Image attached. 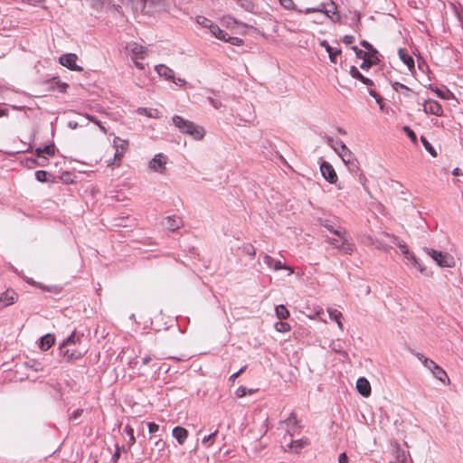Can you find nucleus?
<instances>
[{"instance_id":"1","label":"nucleus","mask_w":463,"mask_h":463,"mask_svg":"<svg viewBox=\"0 0 463 463\" xmlns=\"http://www.w3.org/2000/svg\"><path fill=\"white\" fill-rule=\"evenodd\" d=\"M115 9L128 18L131 14L138 21L141 15H154L162 7L161 0H121V5H114Z\"/></svg>"},{"instance_id":"2","label":"nucleus","mask_w":463,"mask_h":463,"mask_svg":"<svg viewBox=\"0 0 463 463\" xmlns=\"http://www.w3.org/2000/svg\"><path fill=\"white\" fill-rule=\"evenodd\" d=\"M196 23L203 28H208L212 35L219 40L237 46L241 45L242 43L241 38L228 36L227 33H225L217 24H213L211 20L204 16H197Z\"/></svg>"},{"instance_id":"3","label":"nucleus","mask_w":463,"mask_h":463,"mask_svg":"<svg viewBox=\"0 0 463 463\" xmlns=\"http://www.w3.org/2000/svg\"><path fill=\"white\" fill-rule=\"evenodd\" d=\"M172 121L181 133L191 136L195 140H202L205 136V130L203 127L195 125L180 116H174Z\"/></svg>"},{"instance_id":"4","label":"nucleus","mask_w":463,"mask_h":463,"mask_svg":"<svg viewBox=\"0 0 463 463\" xmlns=\"http://www.w3.org/2000/svg\"><path fill=\"white\" fill-rule=\"evenodd\" d=\"M333 237H327V242L335 249L339 250L344 254H352L354 250V245L351 239L346 235V231L344 228L333 231Z\"/></svg>"},{"instance_id":"5","label":"nucleus","mask_w":463,"mask_h":463,"mask_svg":"<svg viewBox=\"0 0 463 463\" xmlns=\"http://www.w3.org/2000/svg\"><path fill=\"white\" fill-rule=\"evenodd\" d=\"M424 252L441 268H453L456 264L454 257L448 252L429 248H425Z\"/></svg>"},{"instance_id":"6","label":"nucleus","mask_w":463,"mask_h":463,"mask_svg":"<svg viewBox=\"0 0 463 463\" xmlns=\"http://www.w3.org/2000/svg\"><path fill=\"white\" fill-rule=\"evenodd\" d=\"M327 144L339 155L345 165L352 162L353 154L341 140H334L332 137H327Z\"/></svg>"},{"instance_id":"7","label":"nucleus","mask_w":463,"mask_h":463,"mask_svg":"<svg viewBox=\"0 0 463 463\" xmlns=\"http://www.w3.org/2000/svg\"><path fill=\"white\" fill-rule=\"evenodd\" d=\"M168 156L163 153H158L148 162V168L155 173L165 174L166 165L168 164Z\"/></svg>"},{"instance_id":"8","label":"nucleus","mask_w":463,"mask_h":463,"mask_svg":"<svg viewBox=\"0 0 463 463\" xmlns=\"http://www.w3.org/2000/svg\"><path fill=\"white\" fill-rule=\"evenodd\" d=\"M59 349L60 354L67 361L78 360L86 353V349L84 347L79 348L68 345H60Z\"/></svg>"},{"instance_id":"9","label":"nucleus","mask_w":463,"mask_h":463,"mask_svg":"<svg viewBox=\"0 0 463 463\" xmlns=\"http://www.w3.org/2000/svg\"><path fill=\"white\" fill-rule=\"evenodd\" d=\"M126 52L132 61L144 60L147 54L146 49L135 42L127 44Z\"/></svg>"},{"instance_id":"10","label":"nucleus","mask_w":463,"mask_h":463,"mask_svg":"<svg viewBox=\"0 0 463 463\" xmlns=\"http://www.w3.org/2000/svg\"><path fill=\"white\" fill-rule=\"evenodd\" d=\"M78 57L74 53H66L60 57V63L68 69L75 71H82V67L77 64Z\"/></svg>"},{"instance_id":"11","label":"nucleus","mask_w":463,"mask_h":463,"mask_svg":"<svg viewBox=\"0 0 463 463\" xmlns=\"http://www.w3.org/2000/svg\"><path fill=\"white\" fill-rule=\"evenodd\" d=\"M113 146L115 148L114 160L118 161L117 165H118L125 152L128 149V143L127 140L121 139L118 137H115L113 140Z\"/></svg>"},{"instance_id":"12","label":"nucleus","mask_w":463,"mask_h":463,"mask_svg":"<svg viewBox=\"0 0 463 463\" xmlns=\"http://www.w3.org/2000/svg\"><path fill=\"white\" fill-rule=\"evenodd\" d=\"M262 259H263L264 263L269 269H272L276 271L279 270V269H286L288 271V275H291L294 273V269L291 267L283 264L280 260H274L271 256H269L268 254H263Z\"/></svg>"},{"instance_id":"13","label":"nucleus","mask_w":463,"mask_h":463,"mask_svg":"<svg viewBox=\"0 0 463 463\" xmlns=\"http://www.w3.org/2000/svg\"><path fill=\"white\" fill-rule=\"evenodd\" d=\"M320 171L324 178L330 184H335L337 181V175L334 167L328 162H322L320 165Z\"/></svg>"},{"instance_id":"14","label":"nucleus","mask_w":463,"mask_h":463,"mask_svg":"<svg viewBox=\"0 0 463 463\" xmlns=\"http://www.w3.org/2000/svg\"><path fill=\"white\" fill-rule=\"evenodd\" d=\"M423 110L427 114L435 116H441L443 114V109L441 105L438 101L432 99L425 100L423 103Z\"/></svg>"},{"instance_id":"15","label":"nucleus","mask_w":463,"mask_h":463,"mask_svg":"<svg viewBox=\"0 0 463 463\" xmlns=\"http://www.w3.org/2000/svg\"><path fill=\"white\" fill-rule=\"evenodd\" d=\"M398 55L400 60L407 66L408 70L413 73L414 71V60L413 58L409 54L408 51L406 49L400 48L398 50Z\"/></svg>"},{"instance_id":"16","label":"nucleus","mask_w":463,"mask_h":463,"mask_svg":"<svg viewBox=\"0 0 463 463\" xmlns=\"http://www.w3.org/2000/svg\"><path fill=\"white\" fill-rule=\"evenodd\" d=\"M356 389L358 392L364 397H368L371 394V384L364 377H360L356 381Z\"/></svg>"},{"instance_id":"17","label":"nucleus","mask_w":463,"mask_h":463,"mask_svg":"<svg viewBox=\"0 0 463 463\" xmlns=\"http://www.w3.org/2000/svg\"><path fill=\"white\" fill-rule=\"evenodd\" d=\"M327 313L330 319L336 323L338 329L340 331H344V325L342 323L343 314L339 310L333 307H328Z\"/></svg>"},{"instance_id":"18","label":"nucleus","mask_w":463,"mask_h":463,"mask_svg":"<svg viewBox=\"0 0 463 463\" xmlns=\"http://www.w3.org/2000/svg\"><path fill=\"white\" fill-rule=\"evenodd\" d=\"M155 71L161 77H164L165 80H172L175 78V72L172 69L164 64H159L155 67Z\"/></svg>"},{"instance_id":"19","label":"nucleus","mask_w":463,"mask_h":463,"mask_svg":"<svg viewBox=\"0 0 463 463\" xmlns=\"http://www.w3.org/2000/svg\"><path fill=\"white\" fill-rule=\"evenodd\" d=\"M172 434L180 445H183L188 437L187 430L180 426L175 427Z\"/></svg>"},{"instance_id":"20","label":"nucleus","mask_w":463,"mask_h":463,"mask_svg":"<svg viewBox=\"0 0 463 463\" xmlns=\"http://www.w3.org/2000/svg\"><path fill=\"white\" fill-rule=\"evenodd\" d=\"M56 146L54 144H49L44 146L43 147H37L35 149V155L37 157H42V155L52 156L55 155Z\"/></svg>"},{"instance_id":"21","label":"nucleus","mask_w":463,"mask_h":463,"mask_svg":"<svg viewBox=\"0 0 463 463\" xmlns=\"http://www.w3.org/2000/svg\"><path fill=\"white\" fill-rule=\"evenodd\" d=\"M431 373L433 377L440 381L444 385L449 383V378L447 373L439 365H437L436 369H434Z\"/></svg>"},{"instance_id":"22","label":"nucleus","mask_w":463,"mask_h":463,"mask_svg":"<svg viewBox=\"0 0 463 463\" xmlns=\"http://www.w3.org/2000/svg\"><path fill=\"white\" fill-rule=\"evenodd\" d=\"M82 340V336L76 334L75 331H73L71 335H69L66 339L63 340V342L61 344V345H68V346H76L80 345Z\"/></svg>"},{"instance_id":"23","label":"nucleus","mask_w":463,"mask_h":463,"mask_svg":"<svg viewBox=\"0 0 463 463\" xmlns=\"http://www.w3.org/2000/svg\"><path fill=\"white\" fill-rule=\"evenodd\" d=\"M320 45L325 48L332 62H336V57L341 53L340 50L333 49L326 41H322Z\"/></svg>"},{"instance_id":"24","label":"nucleus","mask_w":463,"mask_h":463,"mask_svg":"<svg viewBox=\"0 0 463 463\" xmlns=\"http://www.w3.org/2000/svg\"><path fill=\"white\" fill-rule=\"evenodd\" d=\"M16 294L13 290H6L0 296V303L3 307L12 305L14 302Z\"/></svg>"},{"instance_id":"25","label":"nucleus","mask_w":463,"mask_h":463,"mask_svg":"<svg viewBox=\"0 0 463 463\" xmlns=\"http://www.w3.org/2000/svg\"><path fill=\"white\" fill-rule=\"evenodd\" d=\"M416 357H417V358H418V360L422 364V365H423L426 369H428L430 373H431L434 369H436V367H437V365H438V364H437L433 360H431V359H430V358L426 357L425 355H423V354H419V353H418V354H416Z\"/></svg>"},{"instance_id":"26","label":"nucleus","mask_w":463,"mask_h":463,"mask_svg":"<svg viewBox=\"0 0 463 463\" xmlns=\"http://www.w3.org/2000/svg\"><path fill=\"white\" fill-rule=\"evenodd\" d=\"M54 341V336L51 334H47L41 337L39 346L42 350L46 351L53 345Z\"/></svg>"},{"instance_id":"27","label":"nucleus","mask_w":463,"mask_h":463,"mask_svg":"<svg viewBox=\"0 0 463 463\" xmlns=\"http://www.w3.org/2000/svg\"><path fill=\"white\" fill-rule=\"evenodd\" d=\"M330 349L344 357H347V353L344 350L343 342L341 339L333 340L329 345Z\"/></svg>"},{"instance_id":"28","label":"nucleus","mask_w":463,"mask_h":463,"mask_svg":"<svg viewBox=\"0 0 463 463\" xmlns=\"http://www.w3.org/2000/svg\"><path fill=\"white\" fill-rule=\"evenodd\" d=\"M353 49L355 51L357 57L364 60L361 64L363 70H368L373 64H375V61H371V57H364L363 55L362 50H358L357 47H353Z\"/></svg>"},{"instance_id":"29","label":"nucleus","mask_w":463,"mask_h":463,"mask_svg":"<svg viewBox=\"0 0 463 463\" xmlns=\"http://www.w3.org/2000/svg\"><path fill=\"white\" fill-rule=\"evenodd\" d=\"M307 441L303 439L292 440L288 444V449L291 451H294L296 453H298L305 446H307Z\"/></svg>"},{"instance_id":"30","label":"nucleus","mask_w":463,"mask_h":463,"mask_svg":"<svg viewBox=\"0 0 463 463\" xmlns=\"http://www.w3.org/2000/svg\"><path fill=\"white\" fill-rule=\"evenodd\" d=\"M181 219L177 216H168L165 221L166 227L171 230L175 231L179 228L181 225Z\"/></svg>"},{"instance_id":"31","label":"nucleus","mask_w":463,"mask_h":463,"mask_svg":"<svg viewBox=\"0 0 463 463\" xmlns=\"http://www.w3.org/2000/svg\"><path fill=\"white\" fill-rule=\"evenodd\" d=\"M137 112L139 115H145L152 118H158L160 117V113L156 109L139 108Z\"/></svg>"},{"instance_id":"32","label":"nucleus","mask_w":463,"mask_h":463,"mask_svg":"<svg viewBox=\"0 0 463 463\" xmlns=\"http://www.w3.org/2000/svg\"><path fill=\"white\" fill-rule=\"evenodd\" d=\"M430 90L433 91L439 98L442 99H449L452 96V93L449 90H441L437 87L430 86Z\"/></svg>"},{"instance_id":"33","label":"nucleus","mask_w":463,"mask_h":463,"mask_svg":"<svg viewBox=\"0 0 463 463\" xmlns=\"http://www.w3.org/2000/svg\"><path fill=\"white\" fill-rule=\"evenodd\" d=\"M405 258L411 261V263L420 270V273H424L425 267L418 260L415 255L409 251V254L405 255Z\"/></svg>"},{"instance_id":"34","label":"nucleus","mask_w":463,"mask_h":463,"mask_svg":"<svg viewBox=\"0 0 463 463\" xmlns=\"http://www.w3.org/2000/svg\"><path fill=\"white\" fill-rule=\"evenodd\" d=\"M276 316L279 319H287L289 317V312L283 305H279L275 308Z\"/></svg>"},{"instance_id":"35","label":"nucleus","mask_w":463,"mask_h":463,"mask_svg":"<svg viewBox=\"0 0 463 463\" xmlns=\"http://www.w3.org/2000/svg\"><path fill=\"white\" fill-rule=\"evenodd\" d=\"M395 458L397 463H408V457L404 450L401 449L400 446L396 447Z\"/></svg>"},{"instance_id":"36","label":"nucleus","mask_w":463,"mask_h":463,"mask_svg":"<svg viewBox=\"0 0 463 463\" xmlns=\"http://www.w3.org/2000/svg\"><path fill=\"white\" fill-rule=\"evenodd\" d=\"M323 314H324V309L319 306H316L313 308V310H311L309 313L306 314V316L309 319H317V318H320V316Z\"/></svg>"},{"instance_id":"37","label":"nucleus","mask_w":463,"mask_h":463,"mask_svg":"<svg viewBox=\"0 0 463 463\" xmlns=\"http://www.w3.org/2000/svg\"><path fill=\"white\" fill-rule=\"evenodd\" d=\"M290 328V326L286 322L279 321L275 324V329L279 333L288 332Z\"/></svg>"},{"instance_id":"38","label":"nucleus","mask_w":463,"mask_h":463,"mask_svg":"<svg viewBox=\"0 0 463 463\" xmlns=\"http://www.w3.org/2000/svg\"><path fill=\"white\" fill-rule=\"evenodd\" d=\"M216 431L210 434V435H207V436H204L202 442L204 446H206L207 448L211 447L213 442H214V439H215V436H216Z\"/></svg>"},{"instance_id":"39","label":"nucleus","mask_w":463,"mask_h":463,"mask_svg":"<svg viewBox=\"0 0 463 463\" xmlns=\"http://www.w3.org/2000/svg\"><path fill=\"white\" fill-rule=\"evenodd\" d=\"M420 141H421L423 146L425 147V149L427 151H429L431 156H436L437 154H436L435 149L433 148V146L430 145V143L424 137H420Z\"/></svg>"},{"instance_id":"40","label":"nucleus","mask_w":463,"mask_h":463,"mask_svg":"<svg viewBox=\"0 0 463 463\" xmlns=\"http://www.w3.org/2000/svg\"><path fill=\"white\" fill-rule=\"evenodd\" d=\"M369 95L372 96L375 99V101L379 105L380 109L383 110V104L382 97L378 93H376L373 90H369Z\"/></svg>"},{"instance_id":"41","label":"nucleus","mask_w":463,"mask_h":463,"mask_svg":"<svg viewBox=\"0 0 463 463\" xmlns=\"http://www.w3.org/2000/svg\"><path fill=\"white\" fill-rule=\"evenodd\" d=\"M125 432L128 434V436L129 437V444L130 445H133L135 442H136V439H135V436H134V430L131 426L129 425H127L125 427Z\"/></svg>"},{"instance_id":"42","label":"nucleus","mask_w":463,"mask_h":463,"mask_svg":"<svg viewBox=\"0 0 463 463\" xmlns=\"http://www.w3.org/2000/svg\"><path fill=\"white\" fill-rule=\"evenodd\" d=\"M91 6L97 10H100L104 6L105 0H87Z\"/></svg>"},{"instance_id":"43","label":"nucleus","mask_w":463,"mask_h":463,"mask_svg":"<svg viewBox=\"0 0 463 463\" xmlns=\"http://www.w3.org/2000/svg\"><path fill=\"white\" fill-rule=\"evenodd\" d=\"M350 75L360 80L363 78V74L359 71V70L355 66H352L349 71Z\"/></svg>"},{"instance_id":"44","label":"nucleus","mask_w":463,"mask_h":463,"mask_svg":"<svg viewBox=\"0 0 463 463\" xmlns=\"http://www.w3.org/2000/svg\"><path fill=\"white\" fill-rule=\"evenodd\" d=\"M297 423V419L294 415H290L287 420H286V425H287V428H288V431L290 432L291 431V429L290 427L291 426H294L295 424Z\"/></svg>"},{"instance_id":"45","label":"nucleus","mask_w":463,"mask_h":463,"mask_svg":"<svg viewBox=\"0 0 463 463\" xmlns=\"http://www.w3.org/2000/svg\"><path fill=\"white\" fill-rule=\"evenodd\" d=\"M235 394L238 398H242L246 394H248V389L244 386H240L239 388H237Z\"/></svg>"},{"instance_id":"46","label":"nucleus","mask_w":463,"mask_h":463,"mask_svg":"<svg viewBox=\"0 0 463 463\" xmlns=\"http://www.w3.org/2000/svg\"><path fill=\"white\" fill-rule=\"evenodd\" d=\"M46 175H47V173L45 171L38 170L35 172V178L40 182H45Z\"/></svg>"},{"instance_id":"47","label":"nucleus","mask_w":463,"mask_h":463,"mask_svg":"<svg viewBox=\"0 0 463 463\" xmlns=\"http://www.w3.org/2000/svg\"><path fill=\"white\" fill-rule=\"evenodd\" d=\"M238 5H240L241 7L249 10L252 7V4L249 2L248 0H235Z\"/></svg>"},{"instance_id":"48","label":"nucleus","mask_w":463,"mask_h":463,"mask_svg":"<svg viewBox=\"0 0 463 463\" xmlns=\"http://www.w3.org/2000/svg\"><path fill=\"white\" fill-rule=\"evenodd\" d=\"M377 51L374 49H372V52H368L367 53H364L363 55L364 57H371V61H375V63L378 61V58L376 57Z\"/></svg>"},{"instance_id":"49","label":"nucleus","mask_w":463,"mask_h":463,"mask_svg":"<svg viewBox=\"0 0 463 463\" xmlns=\"http://www.w3.org/2000/svg\"><path fill=\"white\" fill-rule=\"evenodd\" d=\"M280 5L284 6L286 9H292L294 7V3L292 0H279Z\"/></svg>"},{"instance_id":"50","label":"nucleus","mask_w":463,"mask_h":463,"mask_svg":"<svg viewBox=\"0 0 463 463\" xmlns=\"http://www.w3.org/2000/svg\"><path fill=\"white\" fill-rule=\"evenodd\" d=\"M404 131L413 142L416 141V135L409 127H404Z\"/></svg>"},{"instance_id":"51","label":"nucleus","mask_w":463,"mask_h":463,"mask_svg":"<svg viewBox=\"0 0 463 463\" xmlns=\"http://www.w3.org/2000/svg\"><path fill=\"white\" fill-rule=\"evenodd\" d=\"M397 246L399 247V249L401 250L402 253L405 256L406 254H409V249L407 247V245L403 242H399L397 244Z\"/></svg>"},{"instance_id":"52","label":"nucleus","mask_w":463,"mask_h":463,"mask_svg":"<svg viewBox=\"0 0 463 463\" xmlns=\"http://www.w3.org/2000/svg\"><path fill=\"white\" fill-rule=\"evenodd\" d=\"M209 102L211 103V105L216 109H221V107L222 106V102L219 101V100H215L213 98H209Z\"/></svg>"},{"instance_id":"53","label":"nucleus","mask_w":463,"mask_h":463,"mask_svg":"<svg viewBox=\"0 0 463 463\" xmlns=\"http://www.w3.org/2000/svg\"><path fill=\"white\" fill-rule=\"evenodd\" d=\"M147 425H148V431L150 433H155L159 430V426L155 422H149Z\"/></svg>"},{"instance_id":"54","label":"nucleus","mask_w":463,"mask_h":463,"mask_svg":"<svg viewBox=\"0 0 463 463\" xmlns=\"http://www.w3.org/2000/svg\"><path fill=\"white\" fill-rule=\"evenodd\" d=\"M39 158V162L37 163L38 165L40 166H46L49 163L47 157L43 155H42V157H38Z\"/></svg>"},{"instance_id":"55","label":"nucleus","mask_w":463,"mask_h":463,"mask_svg":"<svg viewBox=\"0 0 463 463\" xmlns=\"http://www.w3.org/2000/svg\"><path fill=\"white\" fill-rule=\"evenodd\" d=\"M24 3H26L31 5H39L44 2V0H22Z\"/></svg>"},{"instance_id":"56","label":"nucleus","mask_w":463,"mask_h":463,"mask_svg":"<svg viewBox=\"0 0 463 463\" xmlns=\"http://www.w3.org/2000/svg\"><path fill=\"white\" fill-rule=\"evenodd\" d=\"M338 463H348V458L345 452L338 456Z\"/></svg>"},{"instance_id":"57","label":"nucleus","mask_w":463,"mask_h":463,"mask_svg":"<svg viewBox=\"0 0 463 463\" xmlns=\"http://www.w3.org/2000/svg\"><path fill=\"white\" fill-rule=\"evenodd\" d=\"M360 81H362L364 84L367 86H372L373 84L370 79L364 77V75L363 78L360 79Z\"/></svg>"},{"instance_id":"58","label":"nucleus","mask_w":463,"mask_h":463,"mask_svg":"<svg viewBox=\"0 0 463 463\" xmlns=\"http://www.w3.org/2000/svg\"><path fill=\"white\" fill-rule=\"evenodd\" d=\"M244 369H245V367H242L241 370H239L238 372L232 374L230 376V380L234 381L240 375V373H241L244 371Z\"/></svg>"},{"instance_id":"59","label":"nucleus","mask_w":463,"mask_h":463,"mask_svg":"<svg viewBox=\"0 0 463 463\" xmlns=\"http://www.w3.org/2000/svg\"><path fill=\"white\" fill-rule=\"evenodd\" d=\"M176 85H179V86H183L184 84L186 83V81L184 80V79H181V78H178V79H175L174 78V80H172Z\"/></svg>"},{"instance_id":"60","label":"nucleus","mask_w":463,"mask_h":463,"mask_svg":"<svg viewBox=\"0 0 463 463\" xmlns=\"http://www.w3.org/2000/svg\"><path fill=\"white\" fill-rule=\"evenodd\" d=\"M140 60H136V61H133L135 66L139 69V70H144L145 69V65L144 63L140 62L139 61Z\"/></svg>"},{"instance_id":"61","label":"nucleus","mask_w":463,"mask_h":463,"mask_svg":"<svg viewBox=\"0 0 463 463\" xmlns=\"http://www.w3.org/2000/svg\"><path fill=\"white\" fill-rule=\"evenodd\" d=\"M344 43H346V44H350L353 43L354 41V37L353 36H350V35H345L343 39Z\"/></svg>"},{"instance_id":"62","label":"nucleus","mask_w":463,"mask_h":463,"mask_svg":"<svg viewBox=\"0 0 463 463\" xmlns=\"http://www.w3.org/2000/svg\"><path fill=\"white\" fill-rule=\"evenodd\" d=\"M393 88L398 90L399 89H404V90H407L408 88L402 84V83H399V82H395L394 85H393Z\"/></svg>"},{"instance_id":"63","label":"nucleus","mask_w":463,"mask_h":463,"mask_svg":"<svg viewBox=\"0 0 463 463\" xmlns=\"http://www.w3.org/2000/svg\"><path fill=\"white\" fill-rule=\"evenodd\" d=\"M119 456H120V448L117 446V449H116L114 455H113V459L114 460H118Z\"/></svg>"},{"instance_id":"64","label":"nucleus","mask_w":463,"mask_h":463,"mask_svg":"<svg viewBox=\"0 0 463 463\" xmlns=\"http://www.w3.org/2000/svg\"><path fill=\"white\" fill-rule=\"evenodd\" d=\"M156 446H157L159 449H163L165 447V442L162 439H159L156 442Z\"/></svg>"}]
</instances>
